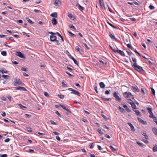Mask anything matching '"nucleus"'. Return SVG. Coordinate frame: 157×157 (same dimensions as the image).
Here are the masks:
<instances>
[{
  "label": "nucleus",
  "instance_id": "1",
  "mask_svg": "<svg viewBox=\"0 0 157 157\" xmlns=\"http://www.w3.org/2000/svg\"><path fill=\"white\" fill-rule=\"evenodd\" d=\"M148 113L149 114V118L152 119L153 120H156V117H155V115H154V114L152 112V109L151 108L148 107Z\"/></svg>",
  "mask_w": 157,
  "mask_h": 157
},
{
  "label": "nucleus",
  "instance_id": "2",
  "mask_svg": "<svg viewBox=\"0 0 157 157\" xmlns=\"http://www.w3.org/2000/svg\"><path fill=\"white\" fill-rule=\"evenodd\" d=\"M22 83V81L20 79L17 77L15 78L13 82V84L14 86H18L21 84Z\"/></svg>",
  "mask_w": 157,
  "mask_h": 157
},
{
  "label": "nucleus",
  "instance_id": "3",
  "mask_svg": "<svg viewBox=\"0 0 157 157\" xmlns=\"http://www.w3.org/2000/svg\"><path fill=\"white\" fill-rule=\"evenodd\" d=\"M123 95L125 98H130L133 99V96L132 95L130 92H125L123 93Z\"/></svg>",
  "mask_w": 157,
  "mask_h": 157
},
{
  "label": "nucleus",
  "instance_id": "4",
  "mask_svg": "<svg viewBox=\"0 0 157 157\" xmlns=\"http://www.w3.org/2000/svg\"><path fill=\"white\" fill-rule=\"evenodd\" d=\"M113 51L116 53H118L121 55V56H125V55L124 52L121 50H119L118 49H113Z\"/></svg>",
  "mask_w": 157,
  "mask_h": 157
},
{
  "label": "nucleus",
  "instance_id": "5",
  "mask_svg": "<svg viewBox=\"0 0 157 157\" xmlns=\"http://www.w3.org/2000/svg\"><path fill=\"white\" fill-rule=\"evenodd\" d=\"M119 94L118 93H117L116 92H115L113 94V97L115 98L116 100L119 101V102H121V98L119 97V96L118 95V94Z\"/></svg>",
  "mask_w": 157,
  "mask_h": 157
},
{
  "label": "nucleus",
  "instance_id": "6",
  "mask_svg": "<svg viewBox=\"0 0 157 157\" xmlns=\"http://www.w3.org/2000/svg\"><path fill=\"white\" fill-rule=\"evenodd\" d=\"M54 3L56 6H58L61 4V2L59 0H53Z\"/></svg>",
  "mask_w": 157,
  "mask_h": 157
},
{
  "label": "nucleus",
  "instance_id": "7",
  "mask_svg": "<svg viewBox=\"0 0 157 157\" xmlns=\"http://www.w3.org/2000/svg\"><path fill=\"white\" fill-rule=\"evenodd\" d=\"M16 89L17 90H23L25 91H27V90L23 87H16Z\"/></svg>",
  "mask_w": 157,
  "mask_h": 157
},
{
  "label": "nucleus",
  "instance_id": "8",
  "mask_svg": "<svg viewBox=\"0 0 157 157\" xmlns=\"http://www.w3.org/2000/svg\"><path fill=\"white\" fill-rule=\"evenodd\" d=\"M71 93L77 95L79 96H80V93L79 92L75 90H73L72 92H71Z\"/></svg>",
  "mask_w": 157,
  "mask_h": 157
},
{
  "label": "nucleus",
  "instance_id": "9",
  "mask_svg": "<svg viewBox=\"0 0 157 157\" xmlns=\"http://www.w3.org/2000/svg\"><path fill=\"white\" fill-rule=\"evenodd\" d=\"M142 134L145 136V137L146 140H145L144 139L143 140L146 143H147V135H146V132L144 131H143L141 132Z\"/></svg>",
  "mask_w": 157,
  "mask_h": 157
},
{
  "label": "nucleus",
  "instance_id": "10",
  "mask_svg": "<svg viewBox=\"0 0 157 157\" xmlns=\"http://www.w3.org/2000/svg\"><path fill=\"white\" fill-rule=\"evenodd\" d=\"M50 40L51 41H54L56 39V37L54 35H51L50 37Z\"/></svg>",
  "mask_w": 157,
  "mask_h": 157
},
{
  "label": "nucleus",
  "instance_id": "11",
  "mask_svg": "<svg viewBox=\"0 0 157 157\" xmlns=\"http://www.w3.org/2000/svg\"><path fill=\"white\" fill-rule=\"evenodd\" d=\"M16 56H18L21 58H24V56H23V54L21 52H16Z\"/></svg>",
  "mask_w": 157,
  "mask_h": 157
},
{
  "label": "nucleus",
  "instance_id": "12",
  "mask_svg": "<svg viewBox=\"0 0 157 157\" xmlns=\"http://www.w3.org/2000/svg\"><path fill=\"white\" fill-rule=\"evenodd\" d=\"M132 90L134 91L137 92L139 91V90L136 86H132Z\"/></svg>",
  "mask_w": 157,
  "mask_h": 157
},
{
  "label": "nucleus",
  "instance_id": "13",
  "mask_svg": "<svg viewBox=\"0 0 157 157\" xmlns=\"http://www.w3.org/2000/svg\"><path fill=\"white\" fill-rule=\"evenodd\" d=\"M138 120L140 122V123L143 124H147V122L146 121H144L142 120L140 118L138 117L137 118Z\"/></svg>",
  "mask_w": 157,
  "mask_h": 157
},
{
  "label": "nucleus",
  "instance_id": "14",
  "mask_svg": "<svg viewBox=\"0 0 157 157\" xmlns=\"http://www.w3.org/2000/svg\"><path fill=\"white\" fill-rule=\"evenodd\" d=\"M59 105L61 106L63 109H64L67 112L69 113H71V111L67 107H66L62 105Z\"/></svg>",
  "mask_w": 157,
  "mask_h": 157
},
{
  "label": "nucleus",
  "instance_id": "15",
  "mask_svg": "<svg viewBox=\"0 0 157 157\" xmlns=\"http://www.w3.org/2000/svg\"><path fill=\"white\" fill-rule=\"evenodd\" d=\"M52 22L53 25H56L58 23L57 20L56 19L53 18L52 20Z\"/></svg>",
  "mask_w": 157,
  "mask_h": 157
},
{
  "label": "nucleus",
  "instance_id": "16",
  "mask_svg": "<svg viewBox=\"0 0 157 157\" xmlns=\"http://www.w3.org/2000/svg\"><path fill=\"white\" fill-rule=\"evenodd\" d=\"M101 98L104 101H110L111 100V99L110 98H105L104 97V96H101Z\"/></svg>",
  "mask_w": 157,
  "mask_h": 157
},
{
  "label": "nucleus",
  "instance_id": "17",
  "mask_svg": "<svg viewBox=\"0 0 157 157\" xmlns=\"http://www.w3.org/2000/svg\"><path fill=\"white\" fill-rule=\"evenodd\" d=\"M134 68L136 71H138V70H143V68L139 66V65H137V66H136Z\"/></svg>",
  "mask_w": 157,
  "mask_h": 157
},
{
  "label": "nucleus",
  "instance_id": "18",
  "mask_svg": "<svg viewBox=\"0 0 157 157\" xmlns=\"http://www.w3.org/2000/svg\"><path fill=\"white\" fill-rule=\"evenodd\" d=\"M68 16L69 18L71 19L72 20H74L75 18V17L74 16L72 15V14L71 13H68Z\"/></svg>",
  "mask_w": 157,
  "mask_h": 157
},
{
  "label": "nucleus",
  "instance_id": "19",
  "mask_svg": "<svg viewBox=\"0 0 157 157\" xmlns=\"http://www.w3.org/2000/svg\"><path fill=\"white\" fill-rule=\"evenodd\" d=\"M76 5V6H78V9L82 11L84 10V7L80 6L79 3L77 4Z\"/></svg>",
  "mask_w": 157,
  "mask_h": 157
},
{
  "label": "nucleus",
  "instance_id": "20",
  "mask_svg": "<svg viewBox=\"0 0 157 157\" xmlns=\"http://www.w3.org/2000/svg\"><path fill=\"white\" fill-rule=\"evenodd\" d=\"M128 124L130 127L131 130L133 131H135V129L133 125L130 123H128Z\"/></svg>",
  "mask_w": 157,
  "mask_h": 157
},
{
  "label": "nucleus",
  "instance_id": "21",
  "mask_svg": "<svg viewBox=\"0 0 157 157\" xmlns=\"http://www.w3.org/2000/svg\"><path fill=\"white\" fill-rule=\"evenodd\" d=\"M50 16L53 17H57V14L56 12L53 13L50 15Z\"/></svg>",
  "mask_w": 157,
  "mask_h": 157
},
{
  "label": "nucleus",
  "instance_id": "22",
  "mask_svg": "<svg viewBox=\"0 0 157 157\" xmlns=\"http://www.w3.org/2000/svg\"><path fill=\"white\" fill-rule=\"evenodd\" d=\"M99 85L100 86V87L101 88H104L105 87V84L102 82H100L99 83Z\"/></svg>",
  "mask_w": 157,
  "mask_h": 157
},
{
  "label": "nucleus",
  "instance_id": "23",
  "mask_svg": "<svg viewBox=\"0 0 157 157\" xmlns=\"http://www.w3.org/2000/svg\"><path fill=\"white\" fill-rule=\"evenodd\" d=\"M136 113V114L138 116H141V114L139 110H134Z\"/></svg>",
  "mask_w": 157,
  "mask_h": 157
},
{
  "label": "nucleus",
  "instance_id": "24",
  "mask_svg": "<svg viewBox=\"0 0 157 157\" xmlns=\"http://www.w3.org/2000/svg\"><path fill=\"white\" fill-rule=\"evenodd\" d=\"M137 144L140 146V147H144V146H146L145 145L143 144L142 143H140L139 141H136V142Z\"/></svg>",
  "mask_w": 157,
  "mask_h": 157
},
{
  "label": "nucleus",
  "instance_id": "25",
  "mask_svg": "<svg viewBox=\"0 0 157 157\" xmlns=\"http://www.w3.org/2000/svg\"><path fill=\"white\" fill-rule=\"evenodd\" d=\"M118 109L122 113H124L125 112L124 109L120 106L118 107Z\"/></svg>",
  "mask_w": 157,
  "mask_h": 157
},
{
  "label": "nucleus",
  "instance_id": "26",
  "mask_svg": "<svg viewBox=\"0 0 157 157\" xmlns=\"http://www.w3.org/2000/svg\"><path fill=\"white\" fill-rule=\"evenodd\" d=\"M26 19L27 21L30 24H33L34 23V22H33L30 19L29 17H26Z\"/></svg>",
  "mask_w": 157,
  "mask_h": 157
},
{
  "label": "nucleus",
  "instance_id": "27",
  "mask_svg": "<svg viewBox=\"0 0 157 157\" xmlns=\"http://www.w3.org/2000/svg\"><path fill=\"white\" fill-rule=\"evenodd\" d=\"M109 36L112 39L116 40V39L115 37V36L114 35H113L112 33H110Z\"/></svg>",
  "mask_w": 157,
  "mask_h": 157
},
{
  "label": "nucleus",
  "instance_id": "28",
  "mask_svg": "<svg viewBox=\"0 0 157 157\" xmlns=\"http://www.w3.org/2000/svg\"><path fill=\"white\" fill-rule=\"evenodd\" d=\"M18 105L20 106L22 109L24 110V109H26V108L25 106L22 105L21 104H19Z\"/></svg>",
  "mask_w": 157,
  "mask_h": 157
},
{
  "label": "nucleus",
  "instance_id": "29",
  "mask_svg": "<svg viewBox=\"0 0 157 157\" xmlns=\"http://www.w3.org/2000/svg\"><path fill=\"white\" fill-rule=\"evenodd\" d=\"M131 105L132 108L135 109H136V105L134 102H133L132 104H131Z\"/></svg>",
  "mask_w": 157,
  "mask_h": 157
},
{
  "label": "nucleus",
  "instance_id": "30",
  "mask_svg": "<svg viewBox=\"0 0 157 157\" xmlns=\"http://www.w3.org/2000/svg\"><path fill=\"white\" fill-rule=\"evenodd\" d=\"M109 147L113 151H117V150L114 148L112 146H110Z\"/></svg>",
  "mask_w": 157,
  "mask_h": 157
},
{
  "label": "nucleus",
  "instance_id": "31",
  "mask_svg": "<svg viewBox=\"0 0 157 157\" xmlns=\"http://www.w3.org/2000/svg\"><path fill=\"white\" fill-rule=\"evenodd\" d=\"M1 53L2 55L4 56H6L7 55L6 52L4 51L1 52Z\"/></svg>",
  "mask_w": 157,
  "mask_h": 157
},
{
  "label": "nucleus",
  "instance_id": "32",
  "mask_svg": "<svg viewBox=\"0 0 157 157\" xmlns=\"http://www.w3.org/2000/svg\"><path fill=\"white\" fill-rule=\"evenodd\" d=\"M2 76L5 79H7L10 77L9 75H3Z\"/></svg>",
  "mask_w": 157,
  "mask_h": 157
},
{
  "label": "nucleus",
  "instance_id": "33",
  "mask_svg": "<svg viewBox=\"0 0 157 157\" xmlns=\"http://www.w3.org/2000/svg\"><path fill=\"white\" fill-rule=\"evenodd\" d=\"M1 72L2 73H6L7 71L5 69H2V70H0V72Z\"/></svg>",
  "mask_w": 157,
  "mask_h": 157
},
{
  "label": "nucleus",
  "instance_id": "34",
  "mask_svg": "<svg viewBox=\"0 0 157 157\" xmlns=\"http://www.w3.org/2000/svg\"><path fill=\"white\" fill-rule=\"evenodd\" d=\"M151 92L154 95V96H155V91L154 89L153 88H151Z\"/></svg>",
  "mask_w": 157,
  "mask_h": 157
},
{
  "label": "nucleus",
  "instance_id": "35",
  "mask_svg": "<svg viewBox=\"0 0 157 157\" xmlns=\"http://www.w3.org/2000/svg\"><path fill=\"white\" fill-rule=\"evenodd\" d=\"M148 62L149 64H150V65L152 66V67H154V63H152L151 61H148Z\"/></svg>",
  "mask_w": 157,
  "mask_h": 157
},
{
  "label": "nucleus",
  "instance_id": "36",
  "mask_svg": "<svg viewBox=\"0 0 157 157\" xmlns=\"http://www.w3.org/2000/svg\"><path fill=\"white\" fill-rule=\"evenodd\" d=\"M126 51L128 55L130 56L131 55L132 52L130 51V50L129 49H128Z\"/></svg>",
  "mask_w": 157,
  "mask_h": 157
},
{
  "label": "nucleus",
  "instance_id": "37",
  "mask_svg": "<svg viewBox=\"0 0 157 157\" xmlns=\"http://www.w3.org/2000/svg\"><path fill=\"white\" fill-rule=\"evenodd\" d=\"M68 32L71 35L72 37H74L76 36V35L72 33L71 32L68 31Z\"/></svg>",
  "mask_w": 157,
  "mask_h": 157
},
{
  "label": "nucleus",
  "instance_id": "38",
  "mask_svg": "<svg viewBox=\"0 0 157 157\" xmlns=\"http://www.w3.org/2000/svg\"><path fill=\"white\" fill-rule=\"evenodd\" d=\"M153 151L154 152L157 151V146H154L153 148Z\"/></svg>",
  "mask_w": 157,
  "mask_h": 157
},
{
  "label": "nucleus",
  "instance_id": "39",
  "mask_svg": "<svg viewBox=\"0 0 157 157\" xmlns=\"http://www.w3.org/2000/svg\"><path fill=\"white\" fill-rule=\"evenodd\" d=\"M127 102L129 104H132L133 102L131 100V99H128L127 100Z\"/></svg>",
  "mask_w": 157,
  "mask_h": 157
},
{
  "label": "nucleus",
  "instance_id": "40",
  "mask_svg": "<svg viewBox=\"0 0 157 157\" xmlns=\"http://www.w3.org/2000/svg\"><path fill=\"white\" fill-rule=\"evenodd\" d=\"M149 8L151 10H154L155 8L154 6L151 5H150L149 6Z\"/></svg>",
  "mask_w": 157,
  "mask_h": 157
},
{
  "label": "nucleus",
  "instance_id": "41",
  "mask_svg": "<svg viewBox=\"0 0 157 157\" xmlns=\"http://www.w3.org/2000/svg\"><path fill=\"white\" fill-rule=\"evenodd\" d=\"M127 46L129 48H130L131 49H132L133 47H132V45H131V44H127Z\"/></svg>",
  "mask_w": 157,
  "mask_h": 157
},
{
  "label": "nucleus",
  "instance_id": "42",
  "mask_svg": "<svg viewBox=\"0 0 157 157\" xmlns=\"http://www.w3.org/2000/svg\"><path fill=\"white\" fill-rule=\"evenodd\" d=\"M27 131L29 132H32V128H27Z\"/></svg>",
  "mask_w": 157,
  "mask_h": 157
},
{
  "label": "nucleus",
  "instance_id": "43",
  "mask_svg": "<svg viewBox=\"0 0 157 157\" xmlns=\"http://www.w3.org/2000/svg\"><path fill=\"white\" fill-rule=\"evenodd\" d=\"M110 92H111V91L110 90H107L105 91V94H107V95L109 94H110Z\"/></svg>",
  "mask_w": 157,
  "mask_h": 157
},
{
  "label": "nucleus",
  "instance_id": "44",
  "mask_svg": "<svg viewBox=\"0 0 157 157\" xmlns=\"http://www.w3.org/2000/svg\"><path fill=\"white\" fill-rule=\"evenodd\" d=\"M58 97L60 98L63 99L64 98V96L63 95H58Z\"/></svg>",
  "mask_w": 157,
  "mask_h": 157
},
{
  "label": "nucleus",
  "instance_id": "45",
  "mask_svg": "<svg viewBox=\"0 0 157 157\" xmlns=\"http://www.w3.org/2000/svg\"><path fill=\"white\" fill-rule=\"evenodd\" d=\"M100 5L101 6L102 9H103L104 8H105V6L104 3H102H102L100 4Z\"/></svg>",
  "mask_w": 157,
  "mask_h": 157
},
{
  "label": "nucleus",
  "instance_id": "46",
  "mask_svg": "<svg viewBox=\"0 0 157 157\" xmlns=\"http://www.w3.org/2000/svg\"><path fill=\"white\" fill-rule=\"evenodd\" d=\"M70 28H72L73 29H74L75 30H76V28L73 26V25L72 24H71L70 25Z\"/></svg>",
  "mask_w": 157,
  "mask_h": 157
},
{
  "label": "nucleus",
  "instance_id": "47",
  "mask_svg": "<svg viewBox=\"0 0 157 157\" xmlns=\"http://www.w3.org/2000/svg\"><path fill=\"white\" fill-rule=\"evenodd\" d=\"M62 86L63 87H67V85H66L65 83H64L63 81L62 82Z\"/></svg>",
  "mask_w": 157,
  "mask_h": 157
},
{
  "label": "nucleus",
  "instance_id": "48",
  "mask_svg": "<svg viewBox=\"0 0 157 157\" xmlns=\"http://www.w3.org/2000/svg\"><path fill=\"white\" fill-rule=\"evenodd\" d=\"M141 91L142 93L143 94H145V89L144 88H141Z\"/></svg>",
  "mask_w": 157,
  "mask_h": 157
},
{
  "label": "nucleus",
  "instance_id": "49",
  "mask_svg": "<svg viewBox=\"0 0 157 157\" xmlns=\"http://www.w3.org/2000/svg\"><path fill=\"white\" fill-rule=\"evenodd\" d=\"M34 11L36 13H41V11L39 10L35 9L34 10Z\"/></svg>",
  "mask_w": 157,
  "mask_h": 157
},
{
  "label": "nucleus",
  "instance_id": "50",
  "mask_svg": "<svg viewBox=\"0 0 157 157\" xmlns=\"http://www.w3.org/2000/svg\"><path fill=\"white\" fill-rule=\"evenodd\" d=\"M55 43L56 45H59V43L58 40H55Z\"/></svg>",
  "mask_w": 157,
  "mask_h": 157
},
{
  "label": "nucleus",
  "instance_id": "51",
  "mask_svg": "<svg viewBox=\"0 0 157 157\" xmlns=\"http://www.w3.org/2000/svg\"><path fill=\"white\" fill-rule=\"evenodd\" d=\"M98 131L99 133L101 135H103L104 134L102 132L101 129H98Z\"/></svg>",
  "mask_w": 157,
  "mask_h": 157
},
{
  "label": "nucleus",
  "instance_id": "52",
  "mask_svg": "<svg viewBox=\"0 0 157 157\" xmlns=\"http://www.w3.org/2000/svg\"><path fill=\"white\" fill-rule=\"evenodd\" d=\"M44 95L46 97H49V95L48 94V93L46 92H45L44 93Z\"/></svg>",
  "mask_w": 157,
  "mask_h": 157
},
{
  "label": "nucleus",
  "instance_id": "53",
  "mask_svg": "<svg viewBox=\"0 0 157 157\" xmlns=\"http://www.w3.org/2000/svg\"><path fill=\"white\" fill-rule=\"evenodd\" d=\"M94 143H93L92 144H90L89 145L90 148H93L94 147V145L93 144Z\"/></svg>",
  "mask_w": 157,
  "mask_h": 157
},
{
  "label": "nucleus",
  "instance_id": "54",
  "mask_svg": "<svg viewBox=\"0 0 157 157\" xmlns=\"http://www.w3.org/2000/svg\"><path fill=\"white\" fill-rule=\"evenodd\" d=\"M0 156L1 157H7V155L6 154H5L3 155H1Z\"/></svg>",
  "mask_w": 157,
  "mask_h": 157
},
{
  "label": "nucleus",
  "instance_id": "55",
  "mask_svg": "<svg viewBox=\"0 0 157 157\" xmlns=\"http://www.w3.org/2000/svg\"><path fill=\"white\" fill-rule=\"evenodd\" d=\"M138 65L136 63V62L134 63L132 65V66L134 68L136 66H137Z\"/></svg>",
  "mask_w": 157,
  "mask_h": 157
},
{
  "label": "nucleus",
  "instance_id": "56",
  "mask_svg": "<svg viewBox=\"0 0 157 157\" xmlns=\"http://www.w3.org/2000/svg\"><path fill=\"white\" fill-rule=\"evenodd\" d=\"M83 44L85 47L87 49L89 50L90 49V48L88 47L87 45L86 44L83 43Z\"/></svg>",
  "mask_w": 157,
  "mask_h": 157
},
{
  "label": "nucleus",
  "instance_id": "57",
  "mask_svg": "<svg viewBox=\"0 0 157 157\" xmlns=\"http://www.w3.org/2000/svg\"><path fill=\"white\" fill-rule=\"evenodd\" d=\"M132 61H133V62L134 63H135V62H136V59L135 58L132 57Z\"/></svg>",
  "mask_w": 157,
  "mask_h": 157
},
{
  "label": "nucleus",
  "instance_id": "58",
  "mask_svg": "<svg viewBox=\"0 0 157 157\" xmlns=\"http://www.w3.org/2000/svg\"><path fill=\"white\" fill-rule=\"evenodd\" d=\"M102 127L104 129L106 128L108 129H109L108 127L106 126L105 125H103L102 126Z\"/></svg>",
  "mask_w": 157,
  "mask_h": 157
},
{
  "label": "nucleus",
  "instance_id": "59",
  "mask_svg": "<svg viewBox=\"0 0 157 157\" xmlns=\"http://www.w3.org/2000/svg\"><path fill=\"white\" fill-rule=\"evenodd\" d=\"M73 61L74 62V63L76 65H78V62H77V60L75 59L73 60Z\"/></svg>",
  "mask_w": 157,
  "mask_h": 157
},
{
  "label": "nucleus",
  "instance_id": "60",
  "mask_svg": "<svg viewBox=\"0 0 157 157\" xmlns=\"http://www.w3.org/2000/svg\"><path fill=\"white\" fill-rule=\"evenodd\" d=\"M125 110L126 111H127L128 112H130L131 111V110L130 109H129V108L127 107H126L125 108Z\"/></svg>",
  "mask_w": 157,
  "mask_h": 157
},
{
  "label": "nucleus",
  "instance_id": "61",
  "mask_svg": "<svg viewBox=\"0 0 157 157\" xmlns=\"http://www.w3.org/2000/svg\"><path fill=\"white\" fill-rule=\"evenodd\" d=\"M2 115L3 117H5L6 115V113H5V112H2Z\"/></svg>",
  "mask_w": 157,
  "mask_h": 157
},
{
  "label": "nucleus",
  "instance_id": "62",
  "mask_svg": "<svg viewBox=\"0 0 157 157\" xmlns=\"http://www.w3.org/2000/svg\"><path fill=\"white\" fill-rule=\"evenodd\" d=\"M56 113L59 116L61 117L60 114L59 113L58 111H56Z\"/></svg>",
  "mask_w": 157,
  "mask_h": 157
},
{
  "label": "nucleus",
  "instance_id": "63",
  "mask_svg": "<svg viewBox=\"0 0 157 157\" xmlns=\"http://www.w3.org/2000/svg\"><path fill=\"white\" fill-rule=\"evenodd\" d=\"M75 49L77 50L78 52H80V48H79V47L78 46H76L75 47Z\"/></svg>",
  "mask_w": 157,
  "mask_h": 157
},
{
  "label": "nucleus",
  "instance_id": "64",
  "mask_svg": "<svg viewBox=\"0 0 157 157\" xmlns=\"http://www.w3.org/2000/svg\"><path fill=\"white\" fill-rule=\"evenodd\" d=\"M25 115L28 118H30L31 117V116H32L31 115H29V114H25Z\"/></svg>",
  "mask_w": 157,
  "mask_h": 157
}]
</instances>
